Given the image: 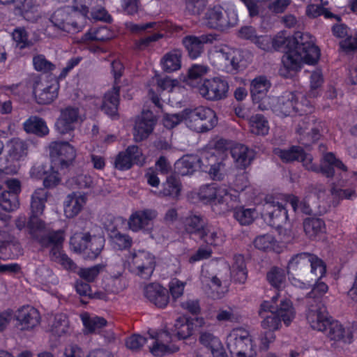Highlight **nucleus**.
<instances>
[{
    "label": "nucleus",
    "mask_w": 357,
    "mask_h": 357,
    "mask_svg": "<svg viewBox=\"0 0 357 357\" xmlns=\"http://www.w3.org/2000/svg\"><path fill=\"white\" fill-rule=\"evenodd\" d=\"M273 52L284 53L282 62L289 70H300L303 63L314 65L321 56L320 49L307 33L296 32L290 36L280 31L273 37Z\"/></svg>",
    "instance_id": "obj_1"
},
{
    "label": "nucleus",
    "mask_w": 357,
    "mask_h": 357,
    "mask_svg": "<svg viewBox=\"0 0 357 357\" xmlns=\"http://www.w3.org/2000/svg\"><path fill=\"white\" fill-rule=\"evenodd\" d=\"M306 319L312 329L325 333L331 340L350 344L357 335V323L354 322L344 328L328 314L325 307L312 305L306 312Z\"/></svg>",
    "instance_id": "obj_2"
},
{
    "label": "nucleus",
    "mask_w": 357,
    "mask_h": 357,
    "mask_svg": "<svg viewBox=\"0 0 357 357\" xmlns=\"http://www.w3.org/2000/svg\"><path fill=\"white\" fill-rule=\"evenodd\" d=\"M248 185V181L244 174L238 175L234 181L235 193L231 194L226 189L219 187L217 183L202 185L197 193L199 200L205 204L224 206L222 209L234 207L233 202L238 199V192L243 191Z\"/></svg>",
    "instance_id": "obj_3"
},
{
    "label": "nucleus",
    "mask_w": 357,
    "mask_h": 357,
    "mask_svg": "<svg viewBox=\"0 0 357 357\" xmlns=\"http://www.w3.org/2000/svg\"><path fill=\"white\" fill-rule=\"evenodd\" d=\"M227 346L232 357H256L258 346L248 331L235 328L227 337Z\"/></svg>",
    "instance_id": "obj_4"
},
{
    "label": "nucleus",
    "mask_w": 357,
    "mask_h": 357,
    "mask_svg": "<svg viewBox=\"0 0 357 357\" xmlns=\"http://www.w3.org/2000/svg\"><path fill=\"white\" fill-rule=\"evenodd\" d=\"M124 70L125 67L121 61L114 60L112 62L111 73L114 77V84L112 88L105 93L101 106L102 111L114 119L119 117L121 90L119 84Z\"/></svg>",
    "instance_id": "obj_5"
},
{
    "label": "nucleus",
    "mask_w": 357,
    "mask_h": 357,
    "mask_svg": "<svg viewBox=\"0 0 357 357\" xmlns=\"http://www.w3.org/2000/svg\"><path fill=\"white\" fill-rule=\"evenodd\" d=\"M185 123L191 130L199 132H206L218 124L216 113L212 109L199 106L193 109H185Z\"/></svg>",
    "instance_id": "obj_6"
},
{
    "label": "nucleus",
    "mask_w": 357,
    "mask_h": 357,
    "mask_svg": "<svg viewBox=\"0 0 357 357\" xmlns=\"http://www.w3.org/2000/svg\"><path fill=\"white\" fill-rule=\"evenodd\" d=\"M278 104L280 112L285 116H305L315 123L317 119L311 114L314 111V107L306 98H303L301 102L295 92H285L279 99Z\"/></svg>",
    "instance_id": "obj_7"
},
{
    "label": "nucleus",
    "mask_w": 357,
    "mask_h": 357,
    "mask_svg": "<svg viewBox=\"0 0 357 357\" xmlns=\"http://www.w3.org/2000/svg\"><path fill=\"white\" fill-rule=\"evenodd\" d=\"M70 245L76 253H82L86 257L95 259L100 254L105 239L100 236H91L89 232H76L70 238Z\"/></svg>",
    "instance_id": "obj_8"
},
{
    "label": "nucleus",
    "mask_w": 357,
    "mask_h": 357,
    "mask_svg": "<svg viewBox=\"0 0 357 357\" xmlns=\"http://www.w3.org/2000/svg\"><path fill=\"white\" fill-rule=\"evenodd\" d=\"M295 317V310L292 302L287 298L280 301L279 307L275 312L269 315H265L261 321V326L267 331H275L281 326L283 321L286 326H289Z\"/></svg>",
    "instance_id": "obj_9"
},
{
    "label": "nucleus",
    "mask_w": 357,
    "mask_h": 357,
    "mask_svg": "<svg viewBox=\"0 0 357 357\" xmlns=\"http://www.w3.org/2000/svg\"><path fill=\"white\" fill-rule=\"evenodd\" d=\"M261 216L267 225L275 229L282 228L289 220L286 206L276 202L271 195L265 198Z\"/></svg>",
    "instance_id": "obj_10"
},
{
    "label": "nucleus",
    "mask_w": 357,
    "mask_h": 357,
    "mask_svg": "<svg viewBox=\"0 0 357 357\" xmlns=\"http://www.w3.org/2000/svg\"><path fill=\"white\" fill-rule=\"evenodd\" d=\"M52 164L57 169H65L73 165L76 150L68 142L54 141L49 145Z\"/></svg>",
    "instance_id": "obj_11"
},
{
    "label": "nucleus",
    "mask_w": 357,
    "mask_h": 357,
    "mask_svg": "<svg viewBox=\"0 0 357 357\" xmlns=\"http://www.w3.org/2000/svg\"><path fill=\"white\" fill-rule=\"evenodd\" d=\"M155 266V257L148 251H134L129 259V270L131 273L144 279H149Z\"/></svg>",
    "instance_id": "obj_12"
},
{
    "label": "nucleus",
    "mask_w": 357,
    "mask_h": 357,
    "mask_svg": "<svg viewBox=\"0 0 357 357\" xmlns=\"http://www.w3.org/2000/svg\"><path fill=\"white\" fill-rule=\"evenodd\" d=\"M201 170L208 173L215 181H222L224 174L222 169L225 167L224 157L222 153L215 149L204 151L199 157Z\"/></svg>",
    "instance_id": "obj_13"
},
{
    "label": "nucleus",
    "mask_w": 357,
    "mask_h": 357,
    "mask_svg": "<svg viewBox=\"0 0 357 357\" xmlns=\"http://www.w3.org/2000/svg\"><path fill=\"white\" fill-rule=\"evenodd\" d=\"M229 83L222 76L205 79L199 86V94L208 100H220L227 96Z\"/></svg>",
    "instance_id": "obj_14"
},
{
    "label": "nucleus",
    "mask_w": 357,
    "mask_h": 357,
    "mask_svg": "<svg viewBox=\"0 0 357 357\" xmlns=\"http://www.w3.org/2000/svg\"><path fill=\"white\" fill-rule=\"evenodd\" d=\"M216 53L218 59L222 62L220 68L226 73L235 74L244 66L243 52L241 50L225 45L216 50Z\"/></svg>",
    "instance_id": "obj_15"
},
{
    "label": "nucleus",
    "mask_w": 357,
    "mask_h": 357,
    "mask_svg": "<svg viewBox=\"0 0 357 357\" xmlns=\"http://www.w3.org/2000/svg\"><path fill=\"white\" fill-rule=\"evenodd\" d=\"M142 151L137 145H130L125 150L119 151L114 161V167L119 171H128L134 165H142Z\"/></svg>",
    "instance_id": "obj_16"
},
{
    "label": "nucleus",
    "mask_w": 357,
    "mask_h": 357,
    "mask_svg": "<svg viewBox=\"0 0 357 357\" xmlns=\"http://www.w3.org/2000/svg\"><path fill=\"white\" fill-rule=\"evenodd\" d=\"M217 39V36L212 33L202 34L199 36L188 35L183 37L182 44L190 59L195 60L202 56L204 45L211 44Z\"/></svg>",
    "instance_id": "obj_17"
},
{
    "label": "nucleus",
    "mask_w": 357,
    "mask_h": 357,
    "mask_svg": "<svg viewBox=\"0 0 357 357\" xmlns=\"http://www.w3.org/2000/svg\"><path fill=\"white\" fill-rule=\"evenodd\" d=\"M158 213L154 209L144 208L137 210L131 213L128 221L129 229L133 232L152 229L153 221Z\"/></svg>",
    "instance_id": "obj_18"
},
{
    "label": "nucleus",
    "mask_w": 357,
    "mask_h": 357,
    "mask_svg": "<svg viewBox=\"0 0 357 357\" xmlns=\"http://www.w3.org/2000/svg\"><path fill=\"white\" fill-rule=\"evenodd\" d=\"M15 319L22 331H31L40 323L39 311L30 305L20 307L15 313Z\"/></svg>",
    "instance_id": "obj_19"
},
{
    "label": "nucleus",
    "mask_w": 357,
    "mask_h": 357,
    "mask_svg": "<svg viewBox=\"0 0 357 357\" xmlns=\"http://www.w3.org/2000/svg\"><path fill=\"white\" fill-rule=\"evenodd\" d=\"M79 116V110L77 107L68 106L62 109L55 123L56 130L61 135L74 131Z\"/></svg>",
    "instance_id": "obj_20"
},
{
    "label": "nucleus",
    "mask_w": 357,
    "mask_h": 357,
    "mask_svg": "<svg viewBox=\"0 0 357 357\" xmlns=\"http://www.w3.org/2000/svg\"><path fill=\"white\" fill-rule=\"evenodd\" d=\"M22 247L8 231L0 230V258L15 259L22 254Z\"/></svg>",
    "instance_id": "obj_21"
},
{
    "label": "nucleus",
    "mask_w": 357,
    "mask_h": 357,
    "mask_svg": "<svg viewBox=\"0 0 357 357\" xmlns=\"http://www.w3.org/2000/svg\"><path fill=\"white\" fill-rule=\"evenodd\" d=\"M144 296L151 303L159 308H165L169 301L167 289L156 283H151L146 286Z\"/></svg>",
    "instance_id": "obj_22"
},
{
    "label": "nucleus",
    "mask_w": 357,
    "mask_h": 357,
    "mask_svg": "<svg viewBox=\"0 0 357 357\" xmlns=\"http://www.w3.org/2000/svg\"><path fill=\"white\" fill-rule=\"evenodd\" d=\"M273 152L286 164L296 161L304 162L307 160V153L303 147L297 145H291L288 149L274 148Z\"/></svg>",
    "instance_id": "obj_23"
},
{
    "label": "nucleus",
    "mask_w": 357,
    "mask_h": 357,
    "mask_svg": "<svg viewBox=\"0 0 357 357\" xmlns=\"http://www.w3.org/2000/svg\"><path fill=\"white\" fill-rule=\"evenodd\" d=\"M50 21L54 26L68 33L78 32L82 30L83 26L82 24L69 17L68 13L61 9L56 10L53 13Z\"/></svg>",
    "instance_id": "obj_24"
},
{
    "label": "nucleus",
    "mask_w": 357,
    "mask_h": 357,
    "mask_svg": "<svg viewBox=\"0 0 357 357\" xmlns=\"http://www.w3.org/2000/svg\"><path fill=\"white\" fill-rule=\"evenodd\" d=\"M231 155L237 168L245 169L254 160L255 153L252 149L241 144L234 146L230 151Z\"/></svg>",
    "instance_id": "obj_25"
},
{
    "label": "nucleus",
    "mask_w": 357,
    "mask_h": 357,
    "mask_svg": "<svg viewBox=\"0 0 357 357\" xmlns=\"http://www.w3.org/2000/svg\"><path fill=\"white\" fill-rule=\"evenodd\" d=\"M335 168L342 170V172L347 171V167L343 162L337 158L334 153H326L321 160V174L327 178H333L335 176Z\"/></svg>",
    "instance_id": "obj_26"
},
{
    "label": "nucleus",
    "mask_w": 357,
    "mask_h": 357,
    "mask_svg": "<svg viewBox=\"0 0 357 357\" xmlns=\"http://www.w3.org/2000/svg\"><path fill=\"white\" fill-rule=\"evenodd\" d=\"M155 125V119L151 114H144L138 119L134 127V137L136 142H142L150 135Z\"/></svg>",
    "instance_id": "obj_27"
},
{
    "label": "nucleus",
    "mask_w": 357,
    "mask_h": 357,
    "mask_svg": "<svg viewBox=\"0 0 357 357\" xmlns=\"http://www.w3.org/2000/svg\"><path fill=\"white\" fill-rule=\"evenodd\" d=\"M222 10L219 5L208 8L204 19L208 28L223 30L230 25V23L224 17Z\"/></svg>",
    "instance_id": "obj_28"
},
{
    "label": "nucleus",
    "mask_w": 357,
    "mask_h": 357,
    "mask_svg": "<svg viewBox=\"0 0 357 357\" xmlns=\"http://www.w3.org/2000/svg\"><path fill=\"white\" fill-rule=\"evenodd\" d=\"M64 241V232L61 229L52 230L47 234L40 235L37 242L43 248L52 247L50 255L63 249V243Z\"/></svg>",
    "instance_id": "obj_29"
},
{
    "label": "nucleus",
    "mask_w": 357,
    "mask_h": 357,
    "mask_svg": "<svg viewBox=\"0 0 357 357\" xmlns=\"http://www.w3.org/2000/svg\"><path fill=\"white\" fill-rule=\"evenodd\" d=\"M185 231L190 235L203 238L205 235V229L207 224L202 216L199 215H190L186 217L183 221Z\"/></svg>",
    "instance_id": "obj_30"
},
{
    "label": "nucleus",
    "mask_w": 357,
    "mask_h": 357,
    "mask_svg": "<svg viewBox=\"0 0 357 357\" xmlns=\"http://www.w3.org/2000/svg\"><path fill=\"white\" fill-rule=\"evenodd\" d=\"M175 168L179 174H192L198 168L201 169L199 157L197 155H185L175 163Z\"/></svg>",
    "instance_id": "obj_31"
},
{
    "label": "nucleus",
    "mask_w": 357,
    "mask_h": 357,
    "mask_svg": "<svg viewBox=\"0 0 357 357\" xmlns=\"http://www.w3.org/2000/svg\"><path fill=\"white\" fill-rule=\"evenodd\" d=\"M271 86L270 80L264 75H259L252 79L250 84V93L253 101L260 102Z\"/></svg>",
    "instance_id": "obj_32"
},
{
    "label": "nucleus",
    "mask_w": 357,
    "mask_h": 357,
    "mask_svg": "<svg viewBox=\"0 0 357 357\" xmlns=\"http://www.w3.org/2000/svg\"><path fill=\"white\" fill-rule=\"evenodd\" d=\"M115 36V32L106 25L92 26L84 35L83 39L89 41H107Z\"/></svg>",
    "instance_id": "obj_33"
},
{
    "label": "nucleus",
    "mask_w": 357,
    "mask_h": 357,
    "mask_svg": "<svg viewBox=\"0 0 357 357\" xmlns=\"http://www.w3.org/2000/svg\"><path fill=\"white\" fill-rule=\"evenodd\" d=\"M23 128L26 133L33 134L40 137H43L49 133L45 121L37 116L29 117L24 122Z\"/></svg>",
    "instance_id": "obj_34"
},
{
    "label": "nucleus",
    "mask_w": 357,
    "mask_h": 357,
    "mask_svg": "<svg viewBox=\"0 0 357 357\" xmlns=\"http://www.w3.org/2000/svg\"><path fill=\"white\" fill-rule=\"evenodd\" d=\"M254 245L257 249L265 252H273L278 254L282 252L281 243L270 234L257 236L254 241Z\"/></svg>",
    "instance_id": "obj_35"
},
{
    "label": "nucleus",
    "mask_w": 357,
    "mask_h": 357,
    "mask_svg": "<svg viewBox=\"0 0 357 357\" xmlns=\"http://www.w3.org/2000/svg\"><path fill=\"white\" fill-rule=\"evenodd\" d=\"M303 229L306 235L312 240H317L326 233L325 222L319 218H308L303 222Z\"/></svg>",
    "instance_id": "obj_36"
},
{
    "label": "nucleus",
    "mask_w": 357,
    "mask_h": 357,
    "mask_svg": "<svg viewBox=\"0 0 357 357\" xmlns=\"http://www.w3.org/2000/svg\"><path fill=\"white\" fill-rule=\"evenodd\" d=\"M182 54L178 50L166 53L160 60L162 69L166 73H172L181 68Z\"/></svg>",
    "instance_id": "obj_37"
},
{
    "label": "nucleus",
    "mask_w": 357,
    "mask_h": 357,
    "mask_svg": "<svg viewBox=\"0 0 357 357\" xmlns=\"http://www.w3.org/2000/svg\"><path fill=\"white\" fill-rule=\"evenodd\" d=\"M85 204L83 196L77 197L75 194L68 195L64 203V214L68 218L75 217L82 211Z\"/></svg>",
    "instance_id": "obj_38"
},
{
    "label": "nucleus",
    "mask_w": 357,
    "mask_h": 357,
    "mask_svg": "<svg viewBox=\"0 0 357 357\" xmlns=\"http://www.w3.org/2000/svg\"><path fill=\"white\" fill-rule=\"evenodd\" d=\"M194 319L190 317H178L174 324V335L179 340H185L192 335Z\"/></svg>",
    "instance_id": "obj_39"
},
{
    "label": "nucleus",
    "mask_w": 357,
    "mask_h": 357,
    "mask_svg": "<svg viewBox=\"0 0 357 357\" xmlns=\"http://www.w3.org/2000/svg\"><path fill=\"white\" fill-rule=\"evenodd\" d=\"M48 192L43 188L36 189L31 196V215L40 216L43 215L47 202Z\"/></svg>",
    "instance_id": "obj_40"
},
{
    "label": "nucleus",
    "mask_w": 357,
    "mask_h": 357,
    "mask_svg": "<svg viewBox=\"0 0 357 357\" xmlns=\"http://www.w3.org/2000/svg\"><path fill=\"white\" fill-rule=\"evenodd\" d=\"M59 84L54 82L44 87L40 92H36V99L40 105H49L52 103L59 94Z\"/></svg>",
    "instance_id": "obj_41"
},
{
    "label": "nucleus",
    "mask_w": 357,
    "mask_h": 357,
    "mask_svg": "<svg viewBox=\"0 0 357 357\" xmlns=\"http://www.w3.org/2000/svg\"><path fill=\"white\" fill-rule=\"evenodd\" d=\"M239 202V199L237 202H233L234 207L230 209H225V211L233 210L234 218L241 225H249L254 221L256 215V210L255 208H246L243 206H235V204Z\"/></svg>",
    "instance_id": "obj_42"
},
{
    "label": "nucleus",
    "mask_w": 357,
    "mask_h": 357,
    "mask_svg": "<svg viewBox=\"0 0 357 357\" xmlns=\"http://www.w3.org/2000/svg\"><path fill=\"white\" fill-rule=\"evenodd\" d=\"M12 39L15 43V47L20 50L31 48L35 44L29 37V33L23 26L15 28L11 33Z\"/></svg>",
    "instance_id": "obj_43"
},
{
    "label": "nucleus",
    "mask_w": 357,
    "mask_h": 357,
    "mask_svg": "<svg viewBox=\"0 0 357 357\" xmlns=\"http://www.w3.org/2000/svg\"><path fill=\"white\" fill-rule=\"evenodd\" d=\"M248 123L252 133L262 136L268 134L269 130L268 122L263 114H257L251 116Z\"/></svg>",
    "instance_id": "obj_44"
},
{
    "label": "nucleus",
    "mask_w": 357,
    "mask_h": 357,
    "mask_svg": "<svg viewBox=\"0 0 357 357\" xmlns=\"http://www.w3.org/2000/svg\"><path fill=\"white\" fill-rule=\"evenodd\" d=\"M181 188L179 179L175 176L171 175L167 176L166 181L162 183V189L160 193L165 197L177 198L180 195Z\"/></svg>",
    "instance_id": "obj_45"
},
{
    "label": "nucleus",
    "mask_w": 357,
    "mask_h": 357,
    "mask_svg": "<svg viewBox=\"0 0 357 357\" xmlns=\"http://www.w3.org/2000/svg\"><path fill=\"white\" fill-rule=\"evenodd\" d=\"M344 187L345 185L342 183L337 184L333 183L331 188V193L333 197L340 200L353 199L354 197H357V193L356 192L355 186L354 185H351L347 188H344Z\"/></svg>",
    "instance_id": "obj_46"
},
{
    "label": "nucleus",
    "mask_w": 357,
    "mask_h": 357,
    "mask_svg": "<svg viewBox=\"0 0 357 357\" xmlns=\"http://www.w3.org/2000/svg\"><path fill=\"white\" fill-rule=\"evenodd\" d=\"M266 280L268 283L279 291L286 280V275L284 269L278 266L272 267L266 274Z\"/></svg>",
    "instance_id": "obj_47"
},
{
    "label": "nucleus",
    "mask_w": 357,
    "mask_h": 357,
    "mask_svg": "<svg viewBox=\"0 0 357 357\" xmlns=\"http://www.w3.org/2000/svg\"><path fill=\"white\" fill-rule=\"evenodd\" d=\"M110 239L114 248L118 250H128L132 245V238L128 234L117 230L112 231Z\"/></svg>",
    "instance_id": "obj_48"
},
{
    "label": "nucleus",
    "mask_w": 357,
    "mask_h": 357,
    "mask_svg": "<svg viewBox=\"0 0 357 357\" xmlns=\"http://www.w3.org/2000/svg\"><path fill=\"white\" fill-rule=\"evenodd\" d=\"M310 252H303L293 255L287 264L288 272L307 266L310 260Z\"/></svg>",
    "instance_id": "obj_49"
},
{
    "label": "nucleus",
    "mask_w": 357,
    "mask_h": 357,
    "mask_svg": "<svg viewBox=\"0 0 357 357\" xmlns=\"http://www.w3.org/2000/svg\"><path fill=\"white\" fill-rule=\"evenodd\" d=\"M69 328V320L66 314L60 313L54 317L52 326V331L56 335L61 337L66 334Z\"/></svg>",
    "instance_id": "obj_50"
},
{
    "label": "nucleus",
    "mask_w": 357,
    "mask_h": 357,
    "mask_svg": "<svg viewBox=\"0 0 357 357\" xmlns=\"http://www.w3.org/2000/svg\"><path fill=\"white\" fill-rule=\"evenodd\" d=\"M52 261L59 264L64 269L75 271L76 264L63 252V249L50 255Z\"/></svg>",
    "instance_id": "obj_51"
},
{
    "label": "nucleus",
    "mask_w": 357,
    "mask_h": 357,
    "mask_svg": "<svg viewBox=\"0 0 357 357\" xmlns=\"http://www.w3.org/2000/svg\"><path fill=\"white\" fill-rule=\"evenodd\" d=\"M199 239L204 241L208 245L218 246L225 241V236L221 230L211 229L207 225L205 229V235L203 238H199Z\"/></svg>",
    "instance_id": "obj_52"
},
{
    "label": "nucleus",
    "mask_w": 357,
    "mask_h": 357,
    "mask_svg": "<svg viewBox=\"0 0 357 357\" xmlns=\"http://www.w3.org/2000/svg\"><path fill=\"white\" fill-rule=\"evenodd\" d=\"M27 229L29 234L32 239L37 241L40 235L38 231H43L45 229V222L39 218V216H33L30 215L27 222Z\"/></svg>",
    "instance_id": "obj_53"
},
{
    "label": "nucleus",
    "mask_w": 357,
    "mask_h": 357,
    "mask_svg": "<svg viewBox=\"0 0 357 357\" xmlns=\"http://www.w3.org/2000/svg\"><path fill=\"white\" fill-rule=\"evenodd\" d=\"M309 265L311 273L314 275L317 278L321 279L326 275V264L317 255L311 253Z\"/></svg>",
    "instance_id": "obj_54"
},
{
    "label": "nucleus",
    "mask_w": 357,
    "mask_h": 357,
    "mask_svg": "<svg viewBox=\"0 0 357 357\" xmlns=\"http://www.w3.org/2000/svg\"><path fill=\"white\" fill-rule=\"evenodd\" d=\"M179 350V347L174 344H165L155 340L153 346L150 348L151 353L155 356H163L167 354H174Z\"/></svg>",
    "instance_id": "obj_55"
},
{
    "label": "nucleus",
    "mask_w": 357,
    "mask_h": 357,
    "mask_svg": "<svg viewBox=\"0 0 357 357\" xmlns=\"http://www.w3.org/2000/svg\"><path fill=\"white\" fill-rule=\"evenodd\" d=\"M19 197H14L8 192L0 194V207L5 211L10 212L18 208Z\"/></svg>",
    "instance_id": "obj_56"
},
{
    "label": "nucleus",
    "mask_w": 357,
    "mask_h": 357,
    "mask_svg": "<svg viewBox=\"0 0 357 357\" xmlns=\"http://www.w3.org/2000/svg\"><path fill=\"white\" fill-rule=\"evenodd\" d=\"M33 63L36 70L43 73H51L56 68V66L48 61L43 54L34 56Z\"/></svg>",
    "instance_id": "obj_57"
},
{
    "label": "nucleus",
    "mask_w": 357,
    "mask_h": 357,
    "mask_svg": "<svg viewBox=\"0 0 357 357\" xmlns=\"http://www.w3.org/2000/svg\"><path fill=\"white\" fill-rule=\"evenodd\" d=\"M209 290L210 291H206V293L213 300L222 298L227 291L222 287V282L217 276H213L211 278Z\"/></svg>",
    "instance_id": "obj_58"
},
{
    "label": "nucleus",
    "mask_w": 357,
    "mask_h": 357,
    "mask_svg": "<svg viewBox=\"0 0 357 357\" xmlns=\"http://www.w3.org/2000/svg\"><path fill=\"white\" fill-rule=\"evenodd\" d=\"M8 155L13 159H20L24 151V144L19 139L13 138L7 144Z\"/></svg>",
    "instance_id": "obj_59"
},
{
    "label": "nucleus",
    "mask_w": 357,
    "mask_h": 357,
    "mask_svg": "<svg viewBox=\"0 0 357 357\" xmlns=\"http://www.w3.org/2000/svg\"><path fill=\"white\" fill-rule=\"evenodd\" d=\"M102 268V266L101 264H97L89 268H82L79 269L78 275L82 280L92 282L98 275Z\"/></svg>",
    "instance_id": "obj_60"
},
{
    "label": "nucleus",
    "mask_w": 357,
    "mask_h": 357,
    "mask_svg": "<svg viewBox=\"0 0 357 357\" xmlns=\"http://www.w3.org/2000/svg\"><path fill=\"white\" fill-rule=\"evenodd\" d=\"M126 29L132 33H139L142 31H147L149 29L157 30L159 29L160 25L156 22H149L142 24H136L132 22L126 23Z\"/></svg>",
    "instance_id": "obj_61"
},
{
    "label": "nucleus",
    "mask_w": 357,
    "mask_h": 357,
    "mask_svg": "<svg viewBox=\"0 0 357 357\" xmlns=\"http://www.w3.org/2000/svg\"><path fill=\"white\" fill-rule=\"evenodd\" d=\"M178 82L168 76L156 77V90L158 93L170 92L177 85Z\"/></svg>",
    "instance_id": "obj_62"
},
{
    "label": "nucleus",
    "mask_w": 357,
    "mask_h": 357,
    "mask_svg": "<svg viewBox=\"0 0 357 357\" xmlns=\"http://www.w3.org/2000/svg\"><path fill=\"white\" fill-rule=\"evenodd\" d=\"M207 3L208 0H186L185 8L190 15H199L204 10Z\"/></svg>",
    "instance_id": "obj_63"
},
{
    "label": "nucleus",
    "mask_w": 357,
    "mask_h": 357,
    "mask_svg": "<svg viewBox=\"0 0 357 357\" xmlns=\"http://www.w3.org/2000/svg\"><path fill=\"white\" fill-rule=\"evenodd\" d=\"M54 165L51 166V170L47 172V174L45 175L43 180V185L46 188H52L56 186L61 181L59 173L57 170H55Z\"/></svg>",
    "instance_id": "obj_64"
}]
</instances>
